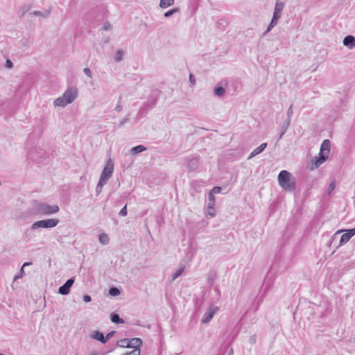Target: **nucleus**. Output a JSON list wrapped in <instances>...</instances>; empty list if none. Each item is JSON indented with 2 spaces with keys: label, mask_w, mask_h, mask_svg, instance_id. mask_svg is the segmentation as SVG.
<instances>
[{
  "label": "nucleus",
  "mask_w": 355,
  "mask_h": 355,
  "mask_svg": "<svg viewBox=\"0 0 355 355\" xmlns=\"http://www.w3.org/2000/svg\"><path fill=\"white\" fill-rule=\"evenodd\" d=\"M343 43L344 46L353 49L355 46V37L352 35H347L344 37Z\"/></svg>",
  "instance_id": "12"
},
{
  "label": "nucleus",
  "mask_w": 355,
  "mask_h": 355,
  "mask_svg": "<svg viewBox=\"0 0 355 355\" xmlns=\"http://www.w3.org/2000/svg\"><path fill=\"white\" fill-rule=\"evenodd\" d=\"M112 28V25L109 22H105L103 24V29L104 31H109Z\"/></svg>",
  "instance_id": "40"
},
{
  "label": "nucleus",
  "mask_w": 355,
  "mask_h": 355,
  "mask_svg": "<svg viewBox=\"0 0 355 355\" xmlns=\"http://www.w3.org/2000/svg\"><path fill=\"white\" fill-rule=\"evenodd\" d=\"M208 199H209V202H208V205H207V208L209 209H214V207L215 206V203H216L214 196H213L212 193H209Z\"/></svg>",
  "instance_id": "23"
},
{
  "label": "nucleus",
  "mask_w": 355,
  "mask_h": 355,
  "mask_svg": "<svg viewBox=\"0 0 355 355\" xmlns=\"http://www.w3.org/2000/svg\"><path fill=\"white\" fill-rule=\"evenodd\" d=\"M214 94L218 97H222L225 93V89L220 85H217L214 89Z\"/></svg>",
  "instance_id": "19"
},
{
  "label": "nucleus",
  "mask_w": 355,
  "mask_h": 355,
  "mask_svg": "<svg viewBox=\"0 0 355 355\" xmlns=\"http://www.w3.org/2000/svg\"><path fill=\"white\" fill-rule=\"evenodd\" d=\"M141 349L139 347H135L133 350L123 355H140Z\"/></svg>",
  "instance_id": "31"
},
{
  "label": "nucleus",
  "mask_w": 355,
  "mask_h": 355,
  "mask_svg": "<svg viewBox=\"0 0 355 355\" xmlns=\"http://www.w3.org/2000/svg\"><path fill=\"white\" fill-rule=\"evenodd\" d=\"M65 103H71L78 97V90L76 87H69L62 95Z\"/></svg>",
  "instance_id": "6"
},
{
  "label": "nucleus",
  "mask_w": 355,
  "mask_h": 355,
  "mask_svg": "<svg viewBox=\"0 0 355 355\" xmlns=\"http://www.w3.org/2000/svg\"><path fill=\"white\" fill-rule=\"evenodd\" d=\"M102 191V187L98 188V186H96V191L97 194H99Z\"/></svg>",
  "instance_id": "48"
},
{
  "label": "nucleus",
  "mask_w": 355,
  "mask_h": 355,
  "mask_svg": "<svg viewBox=\"0 0 355 355\" xmlns=\"http://www.w3.org/2000/svg\"><path fill=\"white\" fill-rule=\"evenodd\" d=\"M175 0H160L159 7L166 8L174 4Z\"/></svg>",
  "instance_id": "22"
},
{
  "label": "nucleus",
  "mask_w": 355,
  "mask_h": 355,
  "mask_svg": "<svg viewBox=\"0 0 355 355\" xmlns=\"http://www.w3.org/2000/svg\"><path fill=\"white\" fill-rule=\"evenodd\" d=\"M276 25L277 24H272V22L270 21L266 31L263 33V36H265L268 33H269Z\"/></svg>",
  "instance_id": "36"
},
{
  "label": "nucleus",
  "mask_w": 355,
  "mask_h": 355,
  "mask_svg": "<svg viewBox=\"0 0 355 355\" xmlns=\"http://www.w3.org/2000/svg\"><path fill=\"white\" fill-rule=\"evenodd\" d=\"M329 155V154H327V152L325 153L320 152L319 155L318 157H316V159L315 162V167L318 168L320 165H321L322 163H324L328 159Z\"/></svg>",
  "instance_id": "13"
},
{
  "label": "nucleus",
  "mask_w": 355,
  "mask_h": 355,
  "mask_svg": "<svg viewBox=\"0 0 355 355\" xmlns=\"http://www.w3.org/2000/svg\"><path fill=\"white\" fill-rule=\"evenodd\" d=\"M130 120V117H129V115L127 116L126 117H125L121 121V123H119V127H122L123 125V124L126 122H128V121Z\"/></svg>",
  "instance_id": "43"
},
{
  "label": "nucleus",
  "mask_w": 355,
  "mask_h": 355,
  "mask_svg": "<svg viewBox=\"0 0 355 355\" xmlns=\"http://www.w3.org/2000/svg\"><path fill=\"white\" fill-rule=\"evenodd\" d=\"M109 294L111 296H117L120 294V290L117 287L112 286L109 289Z\"/></svg>",
  "instance_id": "28"
},
{
  "label": "nucleus",
  "mask_w": 355,
  "mask_h": 355,
  "mask_svg": "<svg viewBox=\"0 0 355 355\" xmlns=\"http://www.w3.org/2000/svg\"><path fill=\"white\" fill-rule=\"evenodd\" d=\"M189 82L191 85H194L196 84V78L192 73L189 74Z\"/></svg>",
  "instance_id": "42"
},
{
  "label": "nucleus",
  "mask_w": 355,
  "mask_h": 355,
  "mask_svg": "<svg viewBox=\"0 0 355 355\" xmlns=\"http://www.w3.org/2000/svg\"><path fill=\"white\" fill-rule=\"evenodd\" d=\"M279 186L286 191H293L295 189V182L291 173L286 170L279 172L277 178Z\"/></svg>",
  "instance_id": "2"
},
{
  "label": "nucleus",
  "mask_w": 355,
  "mask_h": 355,
  "mask_svg": "<svg viewBox=\"0 0 355 355\" xmlns=\"http://www.w3.org/2000/svg\"><path fill=\"white\" fill-rule=\"evenodd\" d=\"M114 334H115L114 331H110L108 334H107V335L105 336V343L108 341V340H110V338H112L114 336Z\"/></svg>",
  "instance_id": "38"
},
{
  "label": "nucleus",
  "mask_w": 355,
  "mask_h": 355,
  "mask_svg": "<svg viewBox=\"0 0 355 355\" xmlns=\"http://www.w3.org/2000/svg\"><path fill=\"white\" fill-rule=\"evenodd\" d=\"M5 67L8 69H12L13 67V64H12V61L9 59H7L6 61Z\"/></svg>",
  "instance_id": "41"
},
{
  "label": "nucleus",
  "mask_w": 355,
  "mask_h": 355,
  "mask_svg": "<svg viewBox=\"0 0 355 355\" xmlns=\"http://www.w3.org/2000/svg\"><path fill=\"white\" fill-rule=\"evenodd\" d=\"M83 300L85 302H90L92 301V297L90 295H83Z\"/></svg>",
  "instance_id": "45"
},
{
  "label": "nucleus",
  "mask_w": 355,
  "mask_h": 355,
  "mask_svg": "<svg viewBox=\"0 0 355 355\" xmlns=\"http://www.w3.org/2000/svg\"><path fill=\"white\" fill-rule=\"evenodd\" d=\"M142 345L141 339L139 338H123L119 340L117 342V345L121 347H128V348H134L139 347Z\"/></svg>",
  "instance_id": "4"
},
{
  "label": "nucleus",
  "mask_w": 355,
  "mask_h": 355,
  "mask_svg": "<svg viewBox=\"0 0 355 355\" xmlns=\"http://www.w3.org/2000/svg\"><path fill=\"white\" fill-rule=\"evenodd\" d=\"M74 283V279L69 278L66 281V282L61 286H60L58 289V293L66 295H68L70 292V288L73 286Z\"/></svg>",
  "instance_id": "10"
},
{
  "label": "nucleus",
  "mask_w": 355,
  "mask_h": 355,
  "mask_svg": "<svg viewBox=\"0 0 355 355\" xmlns=\"http://www.w3.org/2000/svg\"><path fill=\"white\" fill-rule=\"evenodd\" d=\"M90 338L92 339L98 340V341L101 342L103 344L105 343V339L104 334L102 332H101L100 331H98V330L94 331L90 334Z\"/></svg>",
  "instance_id": "11"
},
{
  "label": "nucleus",
  "mask_w": 355,
  "mask_h": 355,
  "mask_svg": "<svg viewBox=\"0 0 355 355\" xmlns=\"http://www.w3.org/2000/svg\"><path fill=\"white\" fill-rule=\"evenodd\" d=\"M285 133H282V130L280 131L278 140L281 139Z\"/></svg>",
  "instance_id": "52"
},
{
  "label": "nucleus",
  "mask_w": 355,
  "mask_h": 355,
  "mask_svg": "<svg viewBox=\"0 0 355 355\" xmlns=\"http://www.w3.org/2000/svg\"><path fill=\"white\" fill-rule=\"evenodd\" d=\"M293 114V104H291L287 110V119H289L290 121H291V116H292Z\"/></svg>",
  "instance_id": "35"
},
{
  "label": "nucleus",
  "mask_w": 355,
  "mask_h": 355,
  "mask_svg": "<svg viewBox=\"0 0 355 355\" xmlns=\"http://www.w3.org/2000/svg\"><path fill=\"white\" fill-rule=\"evenodd\" d=\"M90 355H96V354H90Z\"/></svg>",
  "instance_id": "54"
},
{
  "label": "nucleus",
  "mask_w": 355,
  "mask_h": 355,
  "mask_svg": "<svg viewBox=\"0 0 355 355\" xmlns=\"http://www.w3.org/2000/svg\"><path fill=\"white\" fill-rule=\"evenodd\" d=\"M266 147H267L266 143L261 144L259 146H258L257 148H256L255 149L253 150V151L250 153V155H249L248 159H250L252 158L253 157L260 154L265 150V148Z\"/></svg>",
  "instance_id": "15"
},
{
  "label": "nucleus",
  "mask_w": 355,
  "mask_h": 355,
  "mask_svg": "<svg viewBox=\"0 0 355 355\" xmlns=\"http://www.w3.org/2000/svg\"><path fill=\"white\" fill-rule=\"evenodd\" d=\"M250 343H255V336H252L250 338Z\"/></svg>",
  "instance_id": "51"
},
{
  "label": "nucleus",
  "mask_w": 355,
  "mask_h": 355,
  "mask_svg": "<svg viewBox=\"0 0 355 355\" xmlns=\"http://www.w3.org/2000/svg\"><path fill=\"white\" fill-rule=\"evenodd\" d=\"M207 215L211 217H214L216 215V213L214 211H208Z\"/></svg>",
  "instance_id": "49"
},
{
  "label": "nucleus",
  "mask_w": 355,
  "mask_h": 355,
  "mask_svg": "<svg viewBox=\"0 0 355 355\" xmlns=\"http://www.w3.org/2000/svg\"><path fill=\"white\" fill-rule=\"evenodd\" d=\"M159 90H155L152 94L150 97L149 98L148 102L144 103L143 105V106L141 107V109L139 110V113H141V114H146L148 112V110H150L153 109V107H155V105H156L157 101V98L159 97Z\"/></svg>",
  "instance_id": "5"
},
{
  "label": "nucleus",
  "mask_w": 355,
  "mask_h": 355,
  "mask_svg": "<svg viewBox=\"0 0 355 355\" xmlns=\"http://www.w3.org/2000/svg\"><path fill=\"white\" fill-rule=\"evenodd\" d=\"M53 105L55 107H64L68 104L65 103L63 96H61L54 100Z\"/></svg>",
  "instance_id": "21"
},
{
  "label": "nucleus",
  "mask_w": 355,
  "mask_h": 355,
  "mask_svg": "<svg viewBox=\"0 0 355 355\" xmlns=\"http://www.w3.org/2000/svg\"><path fill=\"white\" fill-rule=\"evenodd\" d=\"M124 53H125V52L122 49L117 50L116 51V54H115V56H114V60L116 62H121L123 60V58Z\"/></svg>",
  "instance_id": "25"
},
{
  "label": "nucleus",
  "mask_w": 355,
  "mask_h": 355,
  "mask_svg": "<svg viewBox=\"0 0 355 355\" xmlns=\"http://www.w3.org/2000/svg\"><path fill=\"white\" fill-rule=\"evenodd\" d=\"M113 171L114 161L111 158H109L106 162L105 166L102 171L101 176L107 180H109L110 178H111Z\"/></svg>",
  "instance_id": "7"
},
{
  "label": "nucleus",
  "mask_w": 355,
  "mask_h": 355,
  "mask_svg": "<svg viewBox=\"0 0 355 355\" xmlns=\"http://www.w3.org/2000/svg\"><path fill=\"white\" fill-rule=\"evenodd\" d=\"M33 14L34 15L42 16V17H46V16H47V15H43V14H42L41 12H40V11H34V12H33Z\"/></svg>",
  "instance_id": "46"
},
{
  "label": "nucleus",
  "mask_w": 355,
  "mask_h": 355,
  "mask_svg": "<svg viewBox=\"0 0 355 355\" xmlns=\"http://www.w3.org/2000/svg\"><path fill=\"white\" fill-rule=\"evenodd\" d=\"M146 150V148L143 145H138L131 148L130 153L133 155L138 154L139 153L144 152Z\"/></svg>",
  "instance_id": "20"
},
{
  "label": "nucleus",
  "mask_w": 355,
  "mask_h": 355,
  "mask_svg": "<svg viewBox=\"0 0 355 355\" xmlns=\"http://www.w3.org/2000/svg\"><path fill=\"white\" fill-rule=\"evenodd\" d=\"M184 269H185V266L184 265L180 266V268H178L176 270V272L173 275V276H172V281H174L178 277H179L182 274V272H184Z\"/></svg>",
  "instance_id": "26"
},
{
  "label": "nucleus",
  "mask_w": 355,
  "mask_h": 355,
  "mask_svg": "<svg viewBox=\"0 0 355 355\" xmlns=\"http://www.w3.org/2000/svg\"><path fill=\"white\" fill-rule=\"evenodd\" d=\"M122 109H123V106H122V105H121L120 104H118V105L116 106V107H115V110H116V112H121V111L122 110Z\"/></svg>",
  "instance_id": "47"
},
{
  "label": "nucleus",
  "mask_w": 355,
  "mask_h": 355,
  "mask_svg": "<svg viewBox=\"0 0 355 355\" xmlns=\"http://www.w3.org/2000/svg\"><path fill=\"white\" fill-rule=\"evenodd\" d=\"M320 152L326 153L329 154L330 153V141L329 139H325L323 141L320 146Z\"/></svg>",
  "instance_id": "16"
},
{
  "label": "nucleus",
  "mask_w": 355,
  "mask_h": 355,
  "mask_svg": "<svg viewBox=\"0 0 355 355\" xmlns=\"http://www.w3.org/2000/svg\"><path fill=\"white\" fill-rule=\"evenodd\" d=\"M31 265H32V262H25V263H24V264L22 265L21 267H23L24 268V267L31 266Z\"/></svg>",
  "instance_id": "50"
},
{
  "label": "nucleus",
  "mask_w": 355,
  "mask_h": 355,
  "mask_svg": "<svg viewBox=\"0 0 355 355\" xmlns=\"http://www.w3.org/2000/svg\"><path fill=\"white\" fill-rule=\"evenodd\" d=\"M180 12V8H174L167 12H166L164 14V17L166 18H168L170 17H171L173 15H174L175 13H177V12Z\"/></svg>",
  "instance_id": "27"
},
{
  "label": "nucleus",
  "mask_w": 355,
  "mask_h": 355,
  "mask_svg": "<svg viewBox=\"0 0 355 355\" xmlns=\"http://www.w3.org/2000/svg\"><path fill=\"white\" fill-rule=\"evenodd\" d=\"M25 275V271H24V269L23 267L21 268L20 270H19V272L18 275H16L15 277H14V279L13 280L14 281H16L17 279H20V278H22Z\"/></svg>",
  "instance_id": "32"
},
{
  "label": "nucleus",
  "mask_w": 355,
  "mask_h": 355,
  "mask_svg": "<svg viewBox=\"0 0 355 355\" xmlns=\"http://www.w3.org/2000/svg\"><path fill=\"white\" fill-rule=\"evenodd\" d=\"M218 309L219 308L218 306L210 305L209 309L207 310V311L203 315V318L202 319V323H209Z\"/></svg>",
  "instance_id": "9"
},
{
  "label": "nucleus",
  "mask_w": 355,
  "mask_h": 355,
  "mask_svg": "<svg viewBox=\"0 0 355 355\" xmlns=\"http://www.w3.org/2000/svg\"><path fill=\"white\" fill-rule=\"evenodd\" d=\"M110 320L115 324H123L125 321L121 318L118 313H112L110 314Z\"/></svg>",
  "instance_id": "17"
},
{
  "label": "nucleus",
  "mask_w": 355,
  "mask_h": 355,
  "mask_svg": "<svg viewBox=\"0 0 355 355\" xmlns=\"http://www.w3.org/2000/svg\"><path fill=\"white\" fill-rule=\"evenodd\" d=\"M199 164V159L197 157H193L190 159L187 163V168L189 171H193L196 170Z\"/></svg>",
  "instance_id": "14"
},
{
  "label": "nucleus",
  "mask_w": 355,
  "mask_h": 355,
  "mask_svg": "<svg viewBox=\"0 0 355 355\" xmlns=\"http://www.w3.org/2000/svg\"><path fill=\"white\" fill-rule=\"evenodd\" d=\"M290 125H291L290 120L289 119H286L284 122V123H283V125H282V126L281 128V130H282V133H286V131H287L288 127L290 126Z\"/></svg>",
  "instance_id": "29"
},
{
  "label": "nucleus",
  "mask_w": 355,
  "mask_h": 355,
  "mask_svg": "<svg viewBox=\"0 0 355 355\" xmlns=\"http://www.w3.org/2000/svg\"><path fill=\"white\" fill-rule=\"evenodd\" d=\"M342 232H345L340 237V243H339L340 246L347 243L350 240V239L355 235V227L349 229V230H339L336 232V234Z\"/></svg>",
  "instance_id": "8"
},
{
  "label": "nucleus",
  "mask_w": 355,
  "mask_h": 355,
  "mask_svg": "<svg viewBox=\"0 0 355 355\" xmlns=\"http://www.w3.org/2000/svg\"><path fill=\"white\" fill-rule=\"evenodd\" d=\"M222 188L220 187H214L209 192V193H212L213 196L214 194H217L221 192Z\"/></svg>",
  "instance_id": "34"
},
{
  "label": "nucleus",
  "mask_w": 355,
  "mask_h": 355,
  "mask_svg": "<svg viewBox=\"0 0 355 355\" xmlns=\"http://www.w3.org/2000/svg\"><path fill=\"white\" fill-rule=\"evenodd\" d=\"M83 72H84L87 76H88L89 77H90V78L92 77V71H91V70H90L89 68H87V67L85 68V69H83Z\"/></svg>",
  "instance_id": "44"
},
{
  "label": "nucleus",
  "mask_w": 355,
  "mask_h": 355,
  "mask_svg": "<svg viewBox=\"0 0 355 355\" xmlns=\"http://www.w3.org/2000/svg\"><path fill=\"white\" fill-rule=\"evenodd\" d=\"M59 210L57 205H50L37 200H34L32 205V214L34 215L49 216L58 213Z\"/></svg>",
  "instance_id": "1"
},
{
  "label": "nucleus",
  "mask_w": 355,
  "mask_h": 355,
  "mask_svg": "<svg viewBox=\"0 0 355 355\" xmlns=\"http://www.w3.org/2000/svg\"><path fill=\"white\" fill-rule=\"evenodd\" d=\"M284 8V3L280 1L279 0L276 1L274 12L282 15V12Z\"/></svg>",
  "instance_id": "18"
},
{
  "label": "nucleus",
  "mask_w": 355,
  "mask_h": 355,
  "mask_svg": "<svg viewBox=\"0 0 355 355\" xmlns=\"http://www.w3.org/2000/svg\"><path fill=\"white\" fill-rule=\"evenodd\" d=\"M232 354H233V349L232 348V349H230V351L229 352L228 355H232Z\"/></svg>",
  "instance_id": "53"
},
{
  "label": "nucleus",
  "mask_w": 355,
  "mask_h": 355,
  "mask_svg": "<svg viewBox=\"0 0 355 355\" xmlns=\"http://www.w3.org/2000/svg\"><path fill=\"white\" fill-rule=\"evenodd\" d=\"M98 240L103 245H107L109 243V236L105 233H102L99 235Z\"/></svg>",
  "instance_id": "24"
},
{
  "label": "nucleus",
  "mask_w": 355,
  "mask_h": 355,
  "mask_svg": "<svg viewBox=\"0 0 355 355\" xmlns=\"http://www.w3.org/2000/svg\"><path fill=\"white\" fill-rule=\"evenodd\" d=\"M107 180H107V179H105V178H103V177H101H101H100V179H99V180H98V184H97V185L98 186V188H100V187H102V188H103V187L105 184H106V183H107Z\"/></svg>",
  "instance_id": "33"
},
{
  "label": "nucleus",
  "mask_w": 355,
  "mask_h": 355,
  "mask_svg": "<svg viewBox=\"0 0 355 355\" xmlns=\"http://www.w3.org/2000/svg\"><path fill=\"white\" fill-rule=\"evenodd\" d=\"M119 215L121 216H127V205H125L119 211Z\"/></svg>",
  "instance_id": "37"
},
{
  "label": "nucleus",
  "mask_w": 355,
  "mask_h": 355,
  "mask_svg": "<svg viewBox=\"0 0 355 355\" xmlns=\"http://www.w3.org/2000/svg\"><path fill=\"white\" fill-rule=\"evenodd\" d=\"M59 220L56 218H49L45 220H37L33 223L31 227V230H36L39 228H53L57 226Z\"/></svg>",
  "instance_id": "3"
},
{
  "label": "nucleus",
  "mask_w": 355,
  "mask_h": 355,
  "mask_svg": "<svg viewBox=\"0 0 355 355\" xmlns=\"http://www.w3.org/2000/svg\"><path fill=\"white\" fill-rule=\"evenodd\" d=\"M336 187V183L335 182H331L329 186V188H328V193H330L331 192H332L334 191V189H335Z\"/></svg>",
  "instance_id": "39"
},
{
  "label": "nucleus",
  "mask_w": 355,
  "mask_h": 355,
  "mask_svg": "<svg viewBox=\"0 0 355 355\" xmlns=\"http://www.w3.org/2000/svg\"><path fill=\"white\" fill-rule=\"evenodd\" d=\"M281 16H282V15L273 12L271 22H272V24H277L279 19L281 18Z\"/></svg>",
  "instance_id": "30"
}]
</instances>
